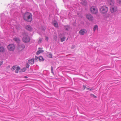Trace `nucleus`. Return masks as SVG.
Instances as JSON below:
<instances>
[{"instance_id":"2","label":"nucleus","mask_w":121,"mask_h":121,"mask_svg":"<svg viewBox=\"0 0 121 121\" xmlns=\"http://www.w3.org/2000/svg\"><path fill=\"white\" fill-rule=\"evenodd\" d=\"M23 37L22 38L23 41L25 43H28L29 42L30 40V37L25 33L23 34Z\"/></svg>"},{"instance_id":"38","label":"nucleus","mask_w":121,"mask_h":121,"mask_svg":"<svg viewBox=\"0 0 121 121\" xmlns=\"http://www.w3.org/2000/svg\"><path fill=\"white\" fill-rule=\"evenodd\" d=\"M93 95L94 96V97L95 98H96V96H94V95Z\"/></svg>"},{"instance_id":"4","label":"nucleus","mask_w":121,"mask_h":121,"mask_svg":"<svg viewBox=\"0 0 121 121\" xmlns=\"http://www.w3.org/2000/svg\"><path fill=\"white\" fill-rule=\"evenodd\" d=\"M100 11L103 13H105L107 12L108 11V8L105 6H102L100 9Z\"/></svg>"},{"instance_id":"36","label":"nucleus","mask_w":121,"mask_h":121,"mask_svg":"<svg viewBox=\"0 0 121 121\" xmlns=\"http://www.w3.org/2000/svg\"><path fill=\"white\" fill-rule=\"evenodd\" d=\"M38 57H37L36 56H35V59H36L37 60V59H38Z\"/></svg>"},{"instance_id":"35","label":"nucleus","mask_w":121,"mask_h":121,"mask_svg":"<svg viewBox=\"0 0 121 121\" xmlns=\"http://www.w3.org/2000/svg\"><path fill=\"white\" fill-rule=\"evenodd\" d=\"M68 0H63V1H64V2H66V1H67Z\"/></svg>"},{"instance_id":"6","label":"nucleus","mask_w":121,"mask_h":121,"mask_svg":"<svg viewBox=\"0 0 121 121\" xmlns=\"http://www.w3.org/2000/svg\"><path fill=\"white\" fill-rule=\"evenodd\" d=\"M86 18L89 20L92 21L93 20V17L90 14H87L86 16Z\"/></svg>"},{"instance_id":"31","label":"nucleus","mask_w":121,"mask_h":121,"mask_svg":"<svg viewBox=\"0 0 121 121\" xmlns=\"http://www.w3.org/2000/svg\"><path fill=\"white\" fill-rule=\"evenodd\" d=\"M30 65L28 64H27L26 65V67L27 68H28L29 67Z\"/></svg>"},{"instance_id":"33","label":"nucleus","mask_w":121,"mask_h":121,"mask_svg":"<svg viewBox=\"0 0 121 121\" xmlns=\"http://www.w3.org/2000/svg\"><path fill=\"white\" fill-rule=\"evenodd\" d=\"M16 69L15 70V72L16 73H17L18 72V70H17V69Z\"/></svg>"},{"instance_id":"13","label":"nucleus","mask_w":121,"mask_h":121,"mask_svg":"<svg viewBox=\"0 0 121 121\" xmlns=\"http://www.w3.org/2000/svg\"><path fill=\"white\" fill-rule=\"evenodd\" d=\"M26 29L29 30L31 31L32 30V28H31V26L29 25H27L26 27Z\"/></svg>"},{"instance_id":"14","label":"nucleus","mask_w":121,"mask_h":121,"mask_svg":"<svg viewBox=\"0 0 121 121\" xmlns=\"http://www.w3.org/2000/svg\"><path fill=\"white\" fill-rule=\"evenodd\" d=\"M108 2L110 5L112 6L114 4L113 0H108Z\"/></svg>"},{"instance_id":"9","label":"nucleus","mask_w":121,"mask_h":121,"mask_svg":"<svg viewBox=\"0 0 121 121\" xmlns=\"http://www.w3.org/2000/svg\"><path fill=\"white\" fill-rule=\"evenodd\" d=\"M25 47V46L24 45L22 44L21 45H18V48L19 51H21L24 49Z\"/></svg>"},{"instance_id":"25","label":"nucleus","mask_w":121,"mask_h":121,"mask_svg":"<svg viewBox=\"0 0 121 121\" xmlns=\"http://www.w3.org/2000/svg\"><path fill=\"white\" fill-rule=\"evenodd\" d=\"M26 70V69L25 68H24L21 69V71L22 72H25Z\"/></svg>"},{"instance_id":"18","label":"nucleus","mask_w":121,"mask_h":121,"mask_svg":"<svg viewBox=\"0 0 121 121\" xmlns=\"http://www.w3.org/2000/svg\"><path fill=\"white\" fill-rule=\"evenodd\" d=\"M39 61H42L43 60V59L42 57L40 56L39 57Z\"/></svg>"},{"instance_id":"23","label":"nucleus","mask_w":121,"mask_h":121,"mask_svg":"<svg viewBox=\"0 0 121 121\" xmlns=\"http://www.w3.org/2000/svg\"><path fill=\"white\" fill-rule=\"evenodd\" d=\"M14 26H10V28H11V29H12V31H13V32H14V27L15 26V25H13Z\"/></svg>"},{"instance_id":"15","label":"nucleus","mask_w":121,"mask_h":121,"mask_svg":"<svg viewBox=\"0 0 121 121\" xmlns=\"http://www.w3.org/2000/svg\"><path fill=\"white\" fill-rule=\"evenodd\" d=\"M14 39L15 41L17 42L18 43H19L20 42V40L18 38H14Z\"/></svg>"},{"instance_id":"39","label":"nucleus","mask_w":121,"mask_h":121,"mask_svg":"<svg viewBox=\"0 0 121 121\" xmlns=\"http://www.w3.org/2000/svg\"><path fill=\"white\" fill-rule=\"evenodd\" d=\"M28 0V1H31L32 0Z\"/></svg>"},{"instance_id":"12","label":"nucleus","mask_w":121,"mask_h":121,"mask_svg":"<svg viewBox=\"0 0 121 121\" xmlns=\"http://www.w3.org/2000/svg\"><path fill=\"white\" fill-rule=\"evenodd\" d=\"M0 17L1 20L2 22L3 21L4 19L6 17L3 13H2L1 14Z\"/></svg>"},{"instance_id":"32","label":"nucleus","mask_w":121,"mask_h":121,"mask_svg":"<svg viewBox=\"0 0 121 121\" xmlns=\"http://www.w3.org/2000/svg\"><path fill=\"white\" fill-rule=\"evenodd\" d=\"M48 37H46V40L47 41L48 40Z\"/></svg>"},{"instance_id":"1","label":"nucleus","mask_w":121,"mask_h":121,"mask_svg":"<svg viewBox=\"0 0 121 121\" xmlns=\"http://www.w3.org/2000/svg\"><path fill=\"white\" fill-rule=\"evenodd\" d=\"M32 15L29 13H25L24 15L23 18L24 20L28 22H30L32 21Z\"/></svg>"},{"instance_id":"40","label":"nucleus","mask_w":121,"mask_h":121,"mask_svg":"<svg viewBox=\"0 0 121 121\" xmlns=\"http://www.w3.org/2000/svg\"><path fill=\"white\" fill-rule=\"evenodd\" d=\"M10 23H10V22H9V23H7V24H9V25H10Z\"/></svg>"},{"instance_id":"10","label":"nucleus","mask_w":121,"mask_h":121,"mask_svg":"<svg viewBox=\"0 0 121 121\" xmlns=\"http://www.w3.org/2000/svg\"><path fill=\"white\" fill-rule=\"evenodd\" d=\"M28 63L31 65L33 64L34 62V59H32L28 61Z\"/></svg>"},{"instance_id":"19","label":"nucleus","mask_w":121,"mask_h":121,"mask_svg":"<svg viewBox=\"0 0 121 121\" xmlns=\"http://www.w3.org/2000/svg\"><path fill=\"white\" fill-rule=\"evenodd\" d=\"M69 27L68 26H65V29L67 31L69 30Z\"/></svg>"},{"instance_id":"27","label":"nucleus","mask_w":121,"mask_h":121,"mask_svg":"<svg viewBox=\"0 0 121 121\" xmlns=\"http://www.w3.org/2000/svg\"><path fill=\"white\" fill-rule=\"evenodd\" d=\"M82 4H83L84 5H86L87 4V3L86 1H83V2L82 3Z\"/></svg>"},{"instance_id":"5","label":"nucleus","mask_w":121,"mask_h":121,"mask_svg":"<svg viewBox=\"0 0 121 121\" xmlns=\"http://www.w3.org/2000/svg\"><path fill=\"white\" fill-rule=\"evenodd\" d=\"M8 48L10 51H13L15 48V46L13 44H10L8 46Z\"/></svg>"},{"instance_id":"21","label":"nucleus","mask_w":121,"mask_h":121,"mask_svg":"<svg viewBox=\"0 0 121 121\" xmlns=\"http://www.w3.org/2000/svg\"><path fill=\"white\" fill-rule=\"evenodd\" d=\"M98 26L97 25L95 26L94 27L93 30L94 31H95L97 29H98Z\"/></svg>"},{"instance_id":"7","label":"nucleus","mask_w":121,"mask_h":121,"mask_svg":"<svg viewBox=\"0 0 121 121\" xmlns=\"http://www.w3.org/2000/svg\"><path fill=\"white\" fill-rule=\"evenodd\" d=\"M110 10L112 13H113L117 11V9L116 7L112 6L110 8Z\"/></svg>"},{"instance_id":"24","label":"nucleus","mask_w":121,"mask_h":121,"mask_svg":"<svg viewBox=\"0 0 121 121\" xmlns=\"http://www.w3.org/2000/svg\"><path fill=\"white\" fill-rule=\"evenodd\" d=\"M42 41V39L41 38H40L39 39V40L38 41V43H41Z\"/></svg>"},{"instance_id":"17","label":"nucleus","mask_w":121,"mask_h":121,"mask_svg":"<svg viewBox=\"0 0 121 121\" xmlns=\"http://www.w3.org/2000/svg\"><path fill=\"white\" fill-rule=\"evenodd\" d=\"M43 52V50H39L36 53L37 55H38L39 54Z\"/></svg>"},{"instance_id":"28","label":"nucleus","mask_w":121,"mask_h":121,"mask_svg":"<svg viewBox=\"0 0 121 121\" xmlns=\"http://www.w3.org/2000/svg\"><path fill=\"white\" fill-rule=\"evenodd\" d=\"M53 68L52 66L51 68V71L52 73L53 74H54V73L53 72Z\"/></svg>"},{"instance_id":"26","label":"nucleus","mask_w":121,"mask_h":121,"mask_svg":"<svg viewBox=\"0 0 121 121\" xmlns=\"http://www.w3.org/2000/svg\"><path fill=\"white\" fill-rule=\"evenodd\" d=\"M16 67L15 66H13L12 68V70H14L16 69Z\"/></svg>"},{"instance_id":"8","label":"nucleus","mask_w":121,"mask_h":121,"mask_svg":"<svg viewBox=\"0 0 121 121\" xmlns=\"http://www.w3.org/2000/svg\"><path fill=\"white\" fill-rule=\"evenodd\" d=\"M86 32V30L81 29L80 30L79 33L81 35H83Z\"/></svg>"},{"instance_id":"3","label":"nucleus","mask_w":121,"mask_h":121,"mask_svg":"<svg viewBox=\"0 0 121 121\" xmlns=\"http://www.w3.org/2000/svg\"><path fill=\"white\" fill-rule=\"evenodd\" d=\"M90 11L91 13L95 14H96L98 12L97 8L94 6H92L91 8Z\"/></svg>"},{"instance_id":"37","label":"nucleus","mask_w":121,"mask_h":121,"mask_svg":"<svg viewBox=\"0 0 121 121\" xmlns=\"http://www.w3.org/2000/svg\"><path fill=\"white\" fill-rule=\"evenodd\" d=\"M55 38L56 39L55 40H56V39H57V37L56 36H55V38Z\"/></svg>"},{"instance_id":"34","label":"nucleus","mask_w":121,"mask_h":121,"mask_svg":"<svg viewBox=\"0 0 121 121\" xmlns=\"http://www.w3.org/2000/svg\"><path fill=\"white\" fill-rule=\"evenodd\" d=\"M24 78H28V77L26 76H24Z\"/></svg>"},{"instance_id":"20","label":"nucleus","mask_w":121,"mask_h":121,"mask_svg":"<svg viewBox=\"0 0 121 121\" xmlns=\"http://www.w3.org/2000/svg\"><path fill=\"white\" fill-rule=\"evenodd\" d=\"M51 2V0H46L45 1V3L46 4H47L48 3H49Z\"/></svg>"},{"instance_id":"41","label":"nucleus","mask_w":121,"mask_h":121,"mask_svg":"<svg viewBox=\"0 0 121 121\" xmlns=\"http://www.w3.org/2000/svg\"><path fill=\"white\" fill-rule=\"evenodd\" d=\"M22 1V0H21Z\"/></svg>"},{"instance_id":"22","label":"nucleus","mask_w":121,"mask_h":121,"mask_svg":"<svg viewBox=\"0 0 121 121\" xmlns=\"http://www.w3.org/2000/svg\"><path fill=\"white\" fill-rule=\"evenodd\" d=\"M54 26L56 27H57L58 26V25L57 22L54 23L53 24Z\"/></svg>"},{"instance_id":"30","label":"nucleus","mask_w":121,"mask_h":121,"mask_svg":"<svg viewBox=\"0 0 121 121\" xmlns=\"http://www.w3.org/2000/svg\"><path fill=\"white\" fill-rule=\"evenodd\" d=\"M16 69L19 71V70L20 69V68L19 67H16Z\"/></svg>"},{"instance_id":"11","label":"nucleus","mask_w":121,"mask_h":121,"mask_svg":"<svg viewBox=\"0 0 121 121\" xmlns=\"http://www.w3.org/2000/svg\"><path fill=\"white\" fill-rule=\"evenodd\" d=\"M62 35L60 34L59 35V38H61V42H63L64 41L65 39V37H63L62 38L61 37L62 36Z\"/></svg>"},{"instance_id":"29","label":"nucleus","mask_w":121,"mask_h":121,"mask_svg":"<svg viewBox=\"0 0 121 121\" xmlns=\"http://www.w3.org/2000/svg\"><path fill=\"white\" fill-rule=\"evenodd\" d=\"M117 2L119 4H121V0H117Z\"/></svg>"},{"instance_id":"16","label":"nucleus","mask_w":121,"mask_h":121,"mask_svg":"<svg viewBox=\"0 0 121 121\" xmlns=\"http://www.w3.org/2000/svg\"><path fill=\"white\" fill-rule=\"evenodd\" d=\"M47 56L48 57L50 58H52V54L50 53H48L47 54Z\"/></svg>"}]
</instances>
